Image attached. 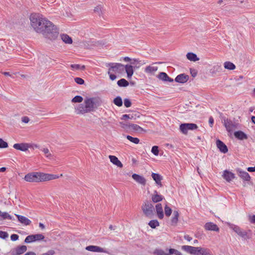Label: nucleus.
<instances>
[{"instance_id": "f257e3e1", "label": "nucleus", "mask_w": 255, "mask_h": 255, "mask_svg": "<svg viewBox=\"0 0 255 255\" xmlns=\"http://www.w3.org/2000/svg\"><path fill=\"white\" fill-rule=\"evenodd\" d=\"M29 19L35 31L41 34L44 38L53 41L58 37L59 30L58 27L42 15L32 13Z\"/></svg>"}, {"instance_id": "f03ea898", "label": "nucleus", "mask_w": 255, "mask_h": 255, "mask_svg": "<svg viewBox=\"0 0 255 255\" xmlns=\"http://www.w3.org/2000/svg\"><path fill=\"white\" fill-rule=\"evenodd\" d=\"M58 176L40 172H32L26 174L24 180L29 182H40L57 179Z\"/></svg>"}, {"instance_id": "7ed1b4c3", "label": "nucleus", "mask_w": 255, "mask_h": 255, "mask_svg": "<svg viewBox=\"0 0 255 255\" xmlns=\"http://www.w3.org/2000/svg\"><path fill=\"white\" fill-rule=\"evenodd\" d=\"M181 250L192 255H212L209 249L201 247L184 245L181 246Z\"/></svg>"}, {"instance_id": "20e7f679", "label": "nucleus", "mask_w": 255, "mask_h": 255, "mask_svg": "<svg viewBox=\"0 0 255 255\" xmlns=\"http://www.w3.org/2000/svg\"><path fill=\"white\" fill-rule=\"evenodd\" d=\"M101 99L98 97L86 98L84 101L85 105H86V108L89 112L94 111L101 105Z\"/></svg>"}, {"instance_id": "39448f33", "label": "nucleus", "mask_w": 255, "mask_h": 255, "mask_svg": "<svg viewBox=\"0 0 255 255\" xmlns=\"http://www.w3.org/2000/svg\"><path fill=\"white\" fill-rule=\"evenodd\" d=\"M144 215L148 218H153L154 216L155 208L150 202L145 201L141 206Z\"/></svg>"}, {"instance_id": "423d86ee", "label": "nucleus", "mask_w": 255, "mask_h": 255, "mask_svg": "<svg viewBox=\"0 0 255 255\" xmlns=\"http://www.w3.org/2000/svg\"><path fill=\"white\" fill-rule=\"evenodd\" d=\"M198 128L196 124L193 123H184L180 125V130L184 134H187L188 130H195Z\"/></svg>"}, {"instance_id": "0eeeda50", "label": "nucleus", "mask_w": 255, "mask_h": 255, "mask_svg": "<svg viewBox=\"0 0 255 255\" xmlns=\"http://www.w3.org/2000/svg\"><path fill=\"white\" fill-rule=\"evenodd\" d=\"M229 228L232 229L235 232H236L239 236L243 238L247 239L249 238L248 237L247 232L243 231L237 225L232 224L230 223H227Z\"/></svg>"}, {"instance_id": "6e6552de", "label": "nucleus", "mask_w": 255, "mask_h": 255, "mask_svg": "<svg viewBox=\"0 0 255 255\" xmlns=\"http://www.w3.org/2000/svg\"><path fill=\"white\" fill-rule=\"evenodd\" d=\"M222 122L224 124L226 130L229 132H232L233 129L237 128V124L230 119L224 118Z\"/></svg>"}, {"instance_id": "1a4fd4ad", "label": "nucleus", "mask_w": 255, "mask_h": 255, "mask_svg": "<svg viewBox=\"0 0 255 255\" xmlns=\"http://www.w3.org/2000/svg\"><path fill=\"white\" fill-rule=\"evenodd\" d=\"M110 66V71H112L117 73H122L125 70V66L121 63H111L109 64Z\"/></svg>"}, {"instance_id": "9d476101", "label": "nucleus", "mask_w": 255, "mask_h": 255, "mask_svg": "<svg viewBox=\"0 0 255 255\" xmlns=\"http://www.w3.org/2000/svg\"><path fill=\"white\" fill-rule=\"evenodd\" d=\"M27 251V247L25 245L19 246L14 248L11 252L12 255H20Z\"/></svg>"}, {"instance_id": "9b49d317", "label": "nucleus", "mask_w": 255, "mask_h": 255, "mask_svg": "<svg viewBox=\"0 0 255 255\" xmlns=\"http://www.w3.org/2000/svg\"><path fill=\"white\" fill-rule=\"evenodd\" d=\"M13 148L22 151H26L31 147V145L26 143H15Z\"/></svg>"}, {"instance_id": "f8f14e48", "label": "nucleus", "mask_w": 255, "mask_h": 255, "mask_svg": "<svg viewBox=\"0 0 255 255\" xmlns=\"http://www.w3.org/2000/svg\"><path fill=\"white\" fill-rule=\"evenodd\" d=\"M86 250L92 252L108 253V252L104 249L96 246H89L86 247Z\"/></svg>"}, {"instance_id": "ddd939ff", "label": "nucleus", "mask_w": 255, "mask_h": 255, "mask_svg": "<svg viewBox=\"0 0 255 255\" xmlns=\"http://www.w3.org/2000/svg\"><path fill=\"white\" fill-rule=\"evenodd\" d=\"M189 79V76L185 74H180L176 76L175 79V81L179 83H185Z\"/></svg>"}, {"instance_id": "4468645a", "label": "nucleus", "mask_w": 255, "mask_h": 255, "mask_svg": "<svg viewBox=\"0 0 255 255\" xmlns=\"http://www.w3.org/2000/svg\"><path fill=\"white\" fill-rule=\"evenodd\" d=\"M132 178L138 183L144 186L146 184V179L145 178L140 175L134 173L132 175Z\"/></svg>"}, {"instance_id": "2eb2a0df", "label": "nucleus", "mask_w": 255, "mask_h": 255, "mask_svg": "<svg viewBox=\"0 0 255 255\" xmlns=\"http://www.w3.org/2000/svg\"><path fill=\"white\" fill-rule=\"evenodd\" d=\"M151 176L158 186L160 187H162L161 180L163 179V177L161 175L158 173H152Z\"/></svg>"}, {"instance_id": "dca6fc26", "label": "nucleus", "mask_w": 255, "mask_h": 255, "mask_svg": "<svg viewBox=\"0 0 255 255\" xmlns=\"http://www.w3.org/2000/svg\"><path fill=\"white\" fill-rule=\"evenodd\" d=\"M204 228L206 230L208 231H213L219 232V228L217 225L212 222H208L205 224Z\"/></svg>"}, {"instance_id": "f3484780", "label": "nucleus", "mask_w": 255, "mask_h": 255, "mask_svg": "<svg viewBox=\"0 0 255 255\" xmlns=\"http://www.w3.org/2000/svg\"><path fill=\"white\" fill-rule=\"evenodd\" d=\"M216 144L221 152L224 153H226L228 152V149L227 146L221 140L218 139L216 141Z\"/></svg>"}, {"instance_id": "a211bd4d", "label": "nucleus", "mask_w": 255, "mask_h": 255, "mask_svg": "<svg viewBox=\"0 0 255 255\" xmlns=\"http://www.w3.org/2000/svg\"><path fill=\"white\" fill-rule=\"evenodd\" d=\"M237 172L238 173V175L243 180L249 181L251 179V177L249 174L245 171H243L241 169H238L237 170Z\"/></svg>"}, {"instance_id": "6ab92c4d", "label": "nucleus", "mask_w": 255, "mask_h": 255, "mask_svg": "<svg viewBox=\"0 0 255 255\" xmlns=\"http://www.w3.org/2000/svg\"><path fill=\"white\" fill-rule=\"evenodd\" d=\"M15 215L17 218L18 221L24 225H29L31 223V221L29 219H28L27 218L24 216L19 215L18 214H15Z\"/></svg>"}, {"instance_id": "aec40b11", "label": "nucleus", "mask_w": 255, "mask_h": 255, "mask_svg": "<svg viewBox=\"0 0 255 255\" xmlns=\"http://www.w3.org/2000/svg\"><path fill=\"white\" fill-rule=\"evenodd\" d=\"M155 210L157 216L159 219H162L164 217V213L161 204L158 203L155 206Z\"/></svg>"}, {"instance_id": "412c9836", "label": "nucleus", "mask_w": 255, "mask_h": 255, "mask_svg": "<svg viewBox=\"0 0 255 255\" xmlns=\"http://www.w3.org/2000/svg\"><path fill=\"white\" fill-rule=\"evenodd\" d=\"M164 198L163 196L159 194L157 191H154L153 194L151 196L152 201L154 203H158L161 201Z\"/></svg>"}, {"instance_id": "4be33fe9", "label": "nucleus", "mask_w": 255, "mask_h": 255, "mask_svg": "<svg viewBox=\"0 0 255 255\" xmlns=\"http://www.w3.org/2000/svg\"><path fill=\"white\" fill-rule=\"evenodd\" d=\"M223 178L228 182H230L235 178V174L227 170L224 171Z\"/></svg>"}, {"instance_id": "5701e85b", "label": "nucleus", "mask_w": 255, "mask_h": 255, "mask_svg": "<svg viewBox=\"0 0 255 255\" xmlns=\"http://www.w3.org/2000/svg\"><path fill=\"white\" fill-rule=\"evenodd\" d=\"M109 158L110 161L114 165L117 166L119 167L122 168L123 166L122 162L119 160L118 157L114 155H109Z\"/></svg>"}, {"instance_id": "b1692460", "label": "nucleus", "mask_w": 255, "mask_h": 255, "mask_svg": "<svg viewBox=\"0 0 255 255\" xmlns=\"http://www.w3.org/2000/svg\"><path fill=\"white\" fill-rule=\"evenodd\" d=\"M179 216V213L177 211H174L173 213V217L171 219V224L172 226H176L178 221Z\"/></svg>"}, {"instance_id": "393cba45", "label": "nucleus", "mask_w": 255, "mask_h": 255, "mask_svg": "<svg viewBox=\"0 0 255 255\" xmlns=\"http://www.w3.org/2000/svg\"><path fill=\"white\" fill-rule=\"evenodd\" d=\"M235 136L239 139L243 140L248 138V136L243 131L239 130L234 132Z\"/></svg>"}, {"instance_id": "a878e982", "label": "nucleus", "mask_w": 255, "mask_h": 255, "mask_svg": "<svg viewBox=\"0 0 255 255\" xmlns=\"http://www.w3.org/2000/svg\"><path fill=\"white\" fill-rule=\"evenodd\" d=\"M125 70L127 74V77L128 78H131L133 73V70L132 66L130 65H126L125 66Z\"/></svg>"}, {"instance_id": "bb28decb", "label": "nucleus", "mask_w": 255, "mask_h": 255, "mask_svg": "<svg viewBox=\"0 0 255 255\" xmlns=\"http://www.w3.org/2000/svg\"><path fill=\"white\" fill-rule=\"evenodd\" d=\"M61 39L62 41L66 44H72V38L66 34H62L60 35Z\"/></svg>"}, {"instance_id": "cd10ccee", "label": "nucleus", "mask_w": 255, "mask_h": 255, "mask_svg": "<svg viewBox=\"0 0 255 255\" xmlns=\"http://www.w3.org/2000/svg\"><path fill=\"white\" fill-rule=\"evenodd\" d=\"M77 114H83L89 112L87 108H86V105L84 106L83 104H80L77 108Z\"/></svg>"}, {"instance_id": "c85d7f7f", "label": "nucleus", "mask_w": 255, "mask_h": 255, "mask_svg": "<svg viewBox=\"0 0 255 255\" xmlns=\"http://www.w3.org/2000/svg\"><path fill=\"white\" fill-rule=\"evenodd\" d=\"M187 58L191 61H197L199 60L196 54L192 52H189L186 55Z\"/></svg>"}, {"instance_id": "c756f323", "label": "nucleus", "mask_w": 255, "mask_h": 255, "mask_svg": "<svg viewBox=\"0 0 255 255\" xmlns=\"http://www.w3.org/2000/svg\"><path fill=\"white\" fill-rule=\"evenodd\" d=\"M224 65L225 68L228 70H232L236 68L235 65L229 61L225 62Z\"/></svg>"}, {"instance_id": "7c9ffc66", "label": "nucleus", "mask_w": 255, "mask_h": 255, "mask_svg": "<svg viewBox=\"0 0 255 255\" xmlns=\"http://www.w3.org/2000/svg\"><path fill=\"white\" fill-rule=\"evenodd\" d=\"M158 69L157 66H148L145 69V72L148 73H151L156 71Z\"/></svg>"}, {"instance_id": "2f4dec72", "label": "nucleus", "mask_w": 255, "mask_h": 255, "mask_svg": "<svg viewBox=\"0 0 255 255\" xmlns=\"http://www.w3.org/2000/svg\"><path fill=\"white\" fill-rule=\"evenodd\" d=\"M117 84L120 87H126L128 85L129 83L127 81L126 79H121V80L118 81Z\"/></svg>"}, {"instance_id": "473e14b6", "label": "nucleus", "mask_w": 255, "mask_h": 255, "mask_svg": "<svg viewBox=\"0 0 255 255\" xmlns=\"http://www.w3.org/2000/svg\"><path fill=\"white\" fill-rule=\"evenodd\" d=\"M129 126V130L137 131L143 130V129L140 127L136 124H130Z\"/></svg>"}, {"instance_id": "72a5a7b5", "label": "nucleus", "mask_w": 255, "mask_h": 255, "mask_svg": "<svg viewBox=\"0 0 255 255\" xmlns=\"http://www.w3.org/2000/svg\"><path fill=\"white\" fill-rule=\"evenodd\" d=\"M168 77V75L165 72H160L157 76L158 79L164 82L167 81Z\"/></svg>"}, {"instance_id": "f704fd0d", "label": "nucleus", "mask_w": 255, "mask_h": 255, "mask_svg": "<svg viewBox=\"0 0 255 255\" xmlns=\"http://www.w3.org/2000/svg\"><path fill=\"white\" fill-rule=\"evenodd\" d=\"M113 103L118 107H121L123 105L122 98L118 96L114 99Z\"/></svg>"}, {"instance_id": "c9c22d12", "label": "nucleus", "mask_w": 255, "mask_h": 255, "mask_svg": "<svg viewBox=\"0 0 255 255\" xmlns=\"http://www.w3.org/2000/svg\"><path fill=\"white\" fill-rule=\"evenodd\" d=\"M148 225L152 229H155L156 227L159 226V223L157 220H152L149 221Z\"/></svg>"}, {"instance_id": "e433bc0d", "label": "nucleus", "mask_w": 255, "mask_h": 255, "mask_svg": "<svg viewBox=\"0 0 255 255\" xmlns=\"http://www.w3.org/2000/svg\"><path fill=\"white\" fill-rule=\"evenodd\" d=\"M0 216L1 217L2 220L8 219L9 220H12V217L6 212H2L0 211Z\"/></svg>"}, {"instance_id": "4c0bfd02", "label": "nucleus", "mask_w": 255, "mask_h": 255, "mask_svg": "<svg viewBox=\"0 0 255 255\" xmlns=\"http://www.w3.org/2000/svg\"><path fill=\"white\" fill-rule=\"evenodd\" d=\"M126 137L128 140L134 143L138 144L139 142V139L137 137H133L129 135H127Z\"/></svg>"}, {"instance_id": "58836bf2", "label": "nucleus", "mask_w": 255, "mask_h": 255, "mask_svg": "<svg viewBox=\"0 0 255 255\" xmlns=\"http://www.w3.org/2000/svg\"><path fill=\"white\" fill-rule=\"evenodd\" d=\"M165 215L166 217H169L172 213V209L167 205L164 207Z\"/></svg>"}, {"instance_id": "ea45409f", "label": "nucleus", "mask_w": 255, "mask_h": 255, "mask_svg": "<svg viewBox=\"0 0 255 255\" xmlns=\"http://www.w3.org/2000/svg\"><path fill=\"white\" fill-rule=\"evenodd\" d=\"M41 150L45 154L46 157L50 158L51 154L50 153L49 149L47 148H42Z\"/></svg>"}, {"instance_id": "a19ab883", "label": "nucleus", "mask_w": 255, "mask_h": 255, "mask_svg": "<svg viewBox=\"0 0 255 255\" xmlns=\"http://www.w3.org/2000/svg\"><path fill=\"white\" fill-rule=\"evenodd\" d=\"M83 98L80 96H76L72 99L73 103H81L83 101Z\"/></svg>"}, {"instance_id": "79ce46f5", "label": "nucleus", "mask_w": 255, "mask_h": 255, "mask_svg": "<svg viewBox=\"0 0 255 255\" xmlns=\"http://www.w3.org/2000/svg\"><path fill=\"white\" fill-rule=\"evenodd\" d=\"M34 242L33 235H29L26 237L24 240V242L26 244Z\"/></svg>"}, {"instance_id": "37998d69", "label": "nucleus", "mask_w": 255, "mask_h": 255, "mask_svg": "<svg viewBox=\"0 0 255 255\" xmlns=\"http://www.w3.org/2000/svg\"><path fill=\"white\" fill-rule=\"evenodd\" d=\"M120 125L124 129L127 131L129 130L130 124H128V123L124 122H120Z\"/></svg>"}, {"instance_id": "c03bdc74", "label": "nucleus", "mask_w": 255, "mask_h": 255, "mask_svg": "<svg viewBox=\"0 0 255 255\" xmlns=\"http://www.w3.org/2000/svg\"><path fill=\"white\" fill-rule=\"evenodd\" d=\"M34 241H41L44 239V236L42 234L33 235Z\"/></svg>"}, {"instance_id": "a18cd8bd", "label": "nucleus", "mask_w": 255, "mask_h": 255, "mask_svg": "<svg viewBox=\"0 0 255 255\" xmlns=\"http://www.w3.org/2000/svg\"><path fill=\"white\" fill-rule=\"evenodd\" d=\"M154 254L156 255H169L164 253L162 250L156 249L154 251Z\"/></svg>"}, {"instance_id": "49530a36", "label": "nucleus", "mask_w": 255, "mask_h": 255, "mask_svg": "<svg viewBox=\"0 0 255 255\" xmlns=\"http://www.w3.org/2000/svg\"><path fill=\"white\" fill-rule=\"evenodd\" d=\"M8 147V144L2 138H0V148H4Z\"/></svg>"}, {"instance_id": "de8ad7c7", "label": "nucleus", "mask_w": 255, "mask_h": 255, "mask_svg": "<svg viewBox=\"0 0 255 255\" xmlns=\"http://www.w3.org/2000/svg\"><path fill=\"white\" fill-rule=\"evenodd\" d=\"M152 153L155 155H158L159 154L158 147L157 146H153L151 148Z\"/></svg>"}, {"instance_id": "09e8293b", "label": "nucleus", "mask_w": 255, "mask_h": 255, "mask_svg": "<svg viewBox=\"0 0 255 255\" xmlns=\"http://www.w3.org/2000/svg\"><path fill=\"white\" fill-rule=\"evenodd\" d=\"M132 118H133V116L132 115H130V114H128V115H127V114H125V115H123L121 118V120H126L127 119H132Z\"/></svg>"}, {"instance_id": "8fccbe9b", "label": "nucleus", "mask_w": 255, "mask_h": 255, "mask_svg": "<svg viewBox=\"0 0 255 255\" xmlns=\"http://www.w3.org/2000/svg\"><path fill=\"white\" fill-rule=\"evenodd\" d=\"M75 82L79 85H82L84 83V80L81 78L76 77L74 79Z\"/></svg>"}, {"instance_id": "3c124183", "label": "nucleus", "mask_w": 255, "mask_h": 255, "mask_svg": "<svg viewBox=\"0 0 255 255\" xmlns=\"http://www.w3.org/2000/svg\"><path fill=\"white\" fill-rule=\"evenodd\" d=\"M8 236V234L7 232L0 231V238L5 239Z\"/></svg>"}, {"instance_id": "603ef678", "label": "nucleus", "mask_w": 255, "mask_h": 255, "mask_svg": "<svg viewBox=\"0 0 255 255\" xmlns=\"http://www.w3.org/2000/svg\"><path fill=\"white\" fill-rule=\"evenodd\" d=\"M124 105L126 108H129L131 105V103L128 99H125L124 100Z\"/></svg>"}, {"instance_id": "864d4df0", "label": "nucleus", "mask_w": 255, "mask_h": 255, "mask_svg": "<svg viewBox=\"0 0 255 255\" xmlns=\"http://www.w3.org/2000/svg\"><path fill=\"white\" fill-rule=\"evenodd\" d=\"M55 251L52 250H49L47 252L43 253L41 255H54L55 254Z\"/></svg>"}, {"instance_id": "5fc2aeb1", "label": "nucleus", "mask_w": 255, "mask_h": 255, "mask_svg": "<svg viewBox=\"0 0 255 255\" xmlns=\"http://www.w3.org/2000/svg\"><path fill=\"white\" fill-rule=\"evenodd\" d=\"M19 236L16 234H12L10 236V239L12 241H16L18 239Z\"/></svg>"}, {"instance_id": "6e6d98bb", "label": "nucleus", "mask_w": 255, "mask_h": 255, "mask_svg": "<svg viewBox=\"0 0 255 255\" xmlns=\"http://www.w3.org/2000/svg\"><path fill=\"white\" fill-rule=\"evenodd\" d=\"M111 71H110V69H109V71H108V74L110 76V78L111 80L113 81L114 80H115L117 78V76L115 75V74H112L111 73Z\"/></svg>"}, {"instance_id": "4d7b16f0", "label": "nucleus", "mask_w": 255, "mask_h": 255, "mask_svg": "<svg viewBox=\"0 0 255 255\" xmlns=\"http://www.w3.org/2000/svg\"><path fill=\"white\" fill-rule=\"evenodd\" d=\"M177 251L178 250L174 249H170L169 250V253H167V254H169V255H172L173 254L176 255Z\"/></svg>"}, {"instance_id": "13d9d810", "label": "nucleus", "mask_w": 255, "mask_h": 255, "mask_svg": "<svg viewBox=\"0 0 255 255\" xmlns=\"http://www.w3.org/2000/svg\"><path fill=\"white\" fill-rule=\"evenodd\" d=\"M71 67L72 69L79 70L80 68V65L79 64H72L71 65Z\"/></svg>"}, {"instance_id": "bf43d9fd", "label": "nucleus", "mask_w": 255, "mask_h": 255, "mask_svg": "<svg viewBox=\"0 0 255 255\" xmlns=\"http://www.w3.org/2000/svg\"><path fill=\"white\" fill-rule=\"evenodd\" d=\"M209 123L210 127H212L214 123V119L212 117H210L209 119Z\"/></svg>"}, {"instance_id": "052dcab7", "label": "nucleus", "mask_w": 255, "mask_h": 255, "mask_svg": "<svg viewBox=\"0 0 255 255\" xmlns=\"http://www.w3.org/2000/svg\"><path fill=\"white\" fill-rule=\"evenodd\" d=\"M250 221L253 224H255V215L250 216Z\"/></svg>"}, {"instance_id": "680f3d73", "label": "nucleus", "mask_w": 255, "mask_h": 255, "mask_svg": "<svg viewBox=\"0 0 255 255\" xmlns=\"http://www.w3.org/2000/svg\"><path fill=\"white\" fill-rule=\"evenodd\" d=\"M22 121L24 123H28L29 121V119L27 117H23L22 118Z\"/></svg>"}, {"instance_id": "e2e57ef3", "label": "nucleus", "mask_w": 255, "mask_h": 255, "mask_svg": "<svg viewBox=\"0 0 255 255\" xmlns=\"http://www.w3.org/2000/svg\"><path fill=\"white\" fill-rule=\"evenodd\" d=\"M213 68L217 72H220L222 70L221 67L218 65L215 66Z\"/></svg>"}, {"instance_id": "0e129e2a", "label": "nucleus", "mask_w": 255, "mask_h": 255, "mask_svg": "<svg viewBox=\"0 0 255 255\" xmlns=\"http://www.w3.org/2000/svg\"><path fill=\"white\" fill-rule=\"evenodd\" d=\"M184 238L189 242L191 241L192 240V237H190L188 235H184Z\"/></svg>"}, {"instance_id": "69168bd1", "label": "nucleus", "mask_w": 255, "mask_h": 255, "mask_svg": "<svg viewBox=\"0 0 255 255\" xmlns=\"http://www.w3.org/2000/svg\"><path fill=\"white\" fill-rule=\"evenodd\" d=\"M247 170L249 172L255 171V166L254 167H249L247 168Z\"/></svg>"}, {"instance_id": "338daca9", "label": "nucleus", "mask_w": 255, "mask_h": 255, "mask_svg": "<svg viewBox=\"0 0 255 255\" xmlns=\"http://www.w3.org/2000/svg\"><path fill=\"white\" fill-rule=\"evenodd\" d=\"M94 11L95 12H99L100 11H101V7L99 6L96 7L94 9Z\"/></svg>"}, {"instance_id": "774afa93", "label": "nucleus", "mask_w": 255, "mask_h": 255, "mask_svg": "<svg viewBox=\"0 0 255 255\" xmlns=\"http://www.w3.org/2000/svg\"><path fill=\"white\" fill-rule=\"evenodd\" d=\"M24 255H36V254L33 252H29L26 253Z\"/></svg>"}]
</instances>
